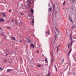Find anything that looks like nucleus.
<instances>
[{
  "label": "nucleus",
  "mask_w": 76,
  "mask_h": 76,
  "mask_svg": "<svg viewBox=\"0 0 76 76\" xmlns=\"http://www.w3.org/2000/svg\"><path fill=\"white\" fill-rule=\"evenodd\" d=\"M69 66V64H66L64 65V66L65 69H67L68 66Z\"/></svg>",
  "instance_id": "obj_1"
},
{
  "label": "nucleus",
  "mask_w": 76,
  "mask_h": 76,
  "mask_svg": "<svg viewBox=\"0 0 76 76\" xmlns=\"http://www.w3.org/2000/svg\"><path fill=\"white\" fill-rule=\"evenodd\" d=\"M26 41L28 42V43H31V40L29 39H26Z\"/></svg>",
  "instance_id": "obj_2"
},
{
  "label": "nucleus",
  "mask_w": 76,
  "mask_h": 76,
  "mask_svg": "<svg viewBox=\"0 0 76 76\" xmlns=\"http://www.w3.org/2000/svg\"><path fill=\"white\" fill-rule=\"evenodd\" d=\"M11 40H13L14 41H16V39H15V38L14 37H10Z\"/></svg>",
  "instance_id": "obj_3"
},
{
  "label": "nucleus",
  "mask_w": 76,
  "mask_h": 76,
  "mask_svg": "<svg viewBox=\"0 0 76 76\" xmlns=\"http://www.w3.org/2000/svg\"><path fill=\"white\" fill-rule=\"evenodd\" d=\"M71 51H72V48H71L70 49V50L69 51L68 53V56H69L70 54V53H71Z\"/></svg>",
  "instance_id": "obj_4"
},
{
  "label": "nucleus",
  "mask_w": 76,
  "mask_h": 76,
  "mask_svg": "<svg viewBox=\"0 0 76 76\" xmlns=\"http://www.w3.org/2000/svg\"><path fill=\"white\" fill-rule=\"evenodd\" d=\"M72 33H71L70 34V36H69V38L71 39V40L72 41Z\"/></svg>",
  "instance_id": "obj_5"
},
{
  "label": "nucleus",
  "mask_w": 76,
  "mask_h": 76,
  "mask_svg": "<svg viewBox=\"0 0 76 76\" xmlns=\"http://www.w3.org/2000/svg\"><path fill=\"white\" fill-rule=\"evenodd\" d=\"M55 40H56L57 39V34H56V33L55 32Z\"/></svg>",
  "instance_id": "obj_6"
},
{
  "label": "nucleus",
  "mask_w": 76,
  "mask_h": 76,
  "mask_svg": "<svg viewBox=\"0 0 76 76\" xmlns=\"http://www.w3.org/2000/svg\"><path fill=\"white\" fill-rule=\"evenodd\" d=\"M30 12L32 14L34 13V11H33V9L32 8L31 9Z\"/></svg>",
  "instance_id": "obj_7"
},
{
  "label": "nucleus",
  "mask_w": 76,
  "mask_h": 76,
  "mask_svg": "<svg viewBox=\"0 0 76 76\" xmlns=\"http://www.w3.org/2000/svg\"><path fill=\"white\" fill-rule=\"evenodd\" d=\"M45 33L46 34H50V31L47 30L45 32Z\"/></svg>",
  "instance_id": "obj_8"
},
{
  "label": "nucleus",
  "mask_w": 76,
  "mask_h": 76,
  "mask_svg": "<svg viewBox=\"0 0 76 76\" xmlns=\"http://www.w3.org/2000/svg\"><path fill=\"white\" fill-rule=\"evenodd\" d=\"M12 70L11 69H8L7 70V72H10Z\"/></svg>",
  "instance_id": "obj_9"
},
{
  "label": "nucleus",
  "mask_w": 76,
  "mask_h": 76,
  "mask_svg": "<svg viewBox=\"0 0 76 76\" xmlns=\"http://www.w3.org/2000/svg\"><path fill=\"white\" fill-rule=\"evenodd\" d=\"M4 22V20L3 19H0V22Z\"/></svg>",
  "instance_id": "obj_10"
},
{
  "label": "nucleus",
  "mask_w": 76,
  "mask_h": 76,
  "mask_svg": "<svg viewBox=\"0 0 76 76\" xmlns=\"http://www.w3.org/2000/svg\"><path fill=\"white\" fill-rule=\"evenodd\" d=\"M32 25H34V19H32Z\"/></svg>",
  "instance_id": "obj_11"
},
{
  "label": "nucleus",
  "mask_w": 76,
  "mask_h": 76,
  "mask_svg": "<svg viewBox=\"0 0 76 76\" xmlns=\"http://www.w3.org/2000/svg\"><path fill=\"white\" fill-rule=\"evenodd\" d=\"M31 46L32 48H34V45L32 44H31L30 45Z\"/></svg>",
  "instance_id": "obj_12"
},
{
  "label": "nucleus",
  "mask_w": 76,
  "mask_h": 76,
  "mask_svg": "<svg viewBox=\"0 0 76 76\" xmlns=\"http://www.w3.org/2000/svg\"><path fill=\"white\" fill-rule=\"evenodd\" d=\"M63 5L64 7L65 5H66V1H64L63 3Z\"/></svg>",
  "instance_id": "obj_13"
},
{
  "label": "nucleus",
  "mask_w": 76,
  "mask_h": 76,
  "mask_svg": "<svg viewBox=\"0 0 76 76\" xmlns=\"http://www.w3.org/2000/svg\"><path fill=\"white\" fill-rule=\"evenodd\" d=\"M28 6H31V3H30V2H28Z\"/></svg>",
  "instance_id": "obj_14"
},
{
  "label": "nucleus",
  "mask_w": 76,
  "mask_h": 76,
  "mask_svg": "<svg viewBox=\"0 0 76 76\" xmlns=\"http://www.w3.org/2000/svg\"><path fill=\"white\" fill-rule=\"evenodd\" d=\"M52 10L51 7H50V8H49V10H48V12H50Z\"/></svg>",
  "instance_id": "obj_15"
},
{
  "label": "nucleus",
  "mask_w": 76,
  "mask_h": 76,
  "mask_svg": "<svg viewBox=\"0 0 76 76\" xmlns=\"http://www.w3.org/2000/svg\"><path fill=\"white\" fill-rule=\"evenodd\" d=\"M45 61H46L47 63H48V61H47V58H45Z\"/></svg>",
  "instance_id": "obj_16"
},
{
  "label": "nucleus",
  "mask_w": 76,
  "mask_h": 76,
  "mask_svg": "<svg viewBox=\"0 0 76 76\" xmlns=\"http://www.w3.org/2000/svg\"><path fill=\"white\" fill-rule=\"evenodd\" d=\"M71 1L72 3H74V2H75L76 0H71Z\"/></svg>",
  "instance_id": "obj_17"
},
{
  "label": "nucleus",
  "mask_w": 76,
  "mask_h": 76,
  "mask_svg": "<svg viewBox=\"0 0 76 76\" xmlns=\"http://www.w3.org/2000/svg\"><path fill=\"white\" fill-rule=\"evenodd\" d=\"M76 56H74V60H75V61H76Z\"/></svg>",
  "instance_id": "obj_18"
},
{
  "label": "nucleus",
  "mask_w": 76,
  "mask_h": 76,
  "mask_svg": "<svg viewBox=\"0 0 76 76\" xmlns=\"http://www.w3.org/2000/svg\"><path fill=\"white\" fill-rule=\"evenodd\" d=\"M2 16L3 17H6V15L4 13L2 14Z\"/></svg>",
  "instance_id": "obj_19"
},
{
  "label": "nucleus",
  "mask_w": 76,
  "mask_h": 76,
  "mask_svg": "<svg viewBox=\"0 0 76 76\" xmlns=\"http://www.w3.org/2000/svg\"><path fill=\"white\" fill-rule=\"evenodd\" d=\"M52 60L51 61V63H53V61H54V58H52Z\"/></svg>",
  "instance_id": "obj_20"
},
{
  "label": "nucleus",
  "mask_w": 76,
  "mask_h": 76,
  "mask_svg": "<svg viewBox=\"0 0 76 76\" xmlns=\"http://www.w3.org/2000/svg\"><path fill=\"white\" fill-rule=\"evenodd\" d=\"M57 52H58V51H59V48H58L57 47Z\"/></svg>",
  "instance_id": "obj_21"
},
{
  "label": "nucleus",
  "mask_w": 76,
  "mask_h": 76,
  "mask_svg": "<svg viewBox=\"0 0 76 76\" xmlns=\"http://www.w3.org/2000/svg\"><path fill=\"white\" fill-rule=\"evenodd\" d=\"M55 68V69H56V72H57V67H56V66H54Z\"/></svg>",
  "instance_id": "obj_22"
},
{
  "label": "nucleus",
  "mask_w": 76,
  "mask_h": 76,
  "mask_svg": "<svg viewBox=\"0 0 76 76\" xmlns=\"http://www.w3.org/2000/svg\"><path fill=\"white\" fill-rule=\"evenodd\" d=\"M4 63H6L7 62V59H6L4 60Z\"/></svg>",
  "instance_id": "obj_23"
},
{
  "label": "nucleus",
  "mask_w": 76,
  "mask_h": 76,
  "mask_svg": "<svg viewBox=\"0 0 76 76\" xmlns=\"http://www.w3.org/2000/svg\"><path fill=\"white\" fill-rule=\"evenodd\" d=\"M22 23H22V22H21L19 24V25H22Z\"/></svg>",
  "instance_id": "obj_24"
},
{
  "label": "nucleus",
  "mask_w": 76,
  "mask_h": 76,
  "mask_svg": "<svg viewBox=\"0 0 76 76\" xmlns=\"http://www.w3.org/2000/svg\"><path fill=\"white\" fill-rule=\"evenodd\" d=\"M36 53H39V50H37V51H36Z\"/></svg>",
  "instance_id": "obj_25"
},
{
  "label": "nucleus",
  "mask_w": 76,
  "mask_h": 76,
  "mask_svg": "<svg viewBox=\"0 0 76 76\" xmlns=\"http://www.w3.org/2000/svg\"><path fill=\"white\" fill-rule=\"evenodd\" d=\"M46 76H50V73H48Z\"/></svg>",
  "instance_id": "obj_26"
},
{
  "label": "nucleus",
  "mask_w": 76,
  "mask_h": 76,
  "mask_svg": "<svg viewBox=\"0 0 76 76\" xmlns=\"http://www.w3.org/2000/svg\"><path fill=\"white\" fill-rule=\"evenodd\" d=\"M15 22L16 25L18 24V23L17 22V20H15Z\"/></svg>",
  "instance_id": "obj_27"
},
{
  "label": "nucleus",
  "mask_w": 76,
  "mask_h": 76,
  "mask_svg": "<svg viewBox=\"0 0 76 76\" xmlns=\"http://www.w3.org/2000/svg\"><path fill=\"white\" fill-rule=\"evenodd\" d=\"M70 45V43L68 44V47H69Z\"/></svg>",
  "instance_id": "obj_28"
},
{
  "label": "nucleus",
  "mask_w": 76,
  "mask_h": 76,
  "mask_svg": "<svg viewBox=\"0 0 76 76\" xmlns=\"http://www.w3.org/2000/svg\"><path fill=\"white\" fill-rule=\"evenodd\" d=\"M61 61H62V63H63L64 62V59H62L61 60Z\"/></svg>",
  "instance_id": "obj_29"
},
{
  "label": "nucleus",
  "mask_w": 76,
  "mask_h": 76,
  "mask_svg": "<svg viewBox=\"0 0 76 76\" xmlns=\"http://www.w3.org/2000/svg\"><path fill=\"white\" fill-rule=\"evenodd\" d=\"M7 28H9V29H11V27H7Z\"/></svg>",
  "instance_id": "obj_30"
},
{
  "label": "nucleus",
  "mask_w": 76,
  "mask_h": 76,
  "mask_svg": "<svg viewBox=\"0 0 76 76\" xmlns=\"http://www.w3.org/2000/svg\"><path fill=\"white\" fill-rule=\"evenodd\" d=\"M75 26H73L72 27H71V28H75Z\"/></svg>",
  "instance_id": "obj_31"
},
{
  "label": "nucleus",
  "mask_w": 76,
  "mask_h": 76,
  "mask_svg": "<svg viewBox=\"0 0 76 76\" xmlns=\"http://www.w3.org/2000/svg\"><path fill=\"white\" fill-rule=\"evenodd\" d=\"M0 70H3V69L1 68V67H0Z\"/></svg>",
  "instance_id": "obj_32"
},
{
  "label": "nucleus",
  "mask_w": 76,
  "mask_h": 76,
  "mask_svg": "<svg viewBox=\"0 0 76 76\" xmlns=\"http://www.w3.org/2000/svg\"><path fill=\"white\" fill-rule=\"evenodd\" d=\"M55 7V4H53V9H54Z\"/></svg>",
  "instance_id": "obj_33"
},
{
  "label": "nucleus",
  "mask_w": 76,
  "mask_h": 76,
  "mask_svg": "<svg viewBox=\"0 0 76 76\" xmlns=\"http://www.w3.org/2000/svg\"><path fill=\"white\" fill-rule=\"evenodd\" d=\"M38 67H41V65H39L38 66Z\"/></svg>",
  "instance_id": "obj_34"
},
{
  "label": "nucleus",
  "mask_w": 76,
  "mask_h": 76,
  "mask_svg": "<svg viewBox=\"0 0 76 76\" xmlns=\"http://www.w3.org/2000/svg\"><path fill=\"white\" fill-rule=\"evenodd\" d=\"M57 31L58 32V33H59V32H58V29H56Z\"/></svg>",
  "instance_id": "obj_35"
},
{
  "label": "nucleus",
  "mask_w": 76,
  "mask_h": 76,
  "mask_svg": "<svg viewBox=\"0 0 76 76\" xmlns=\"http://www.w3.org/2000/svg\"><path fill=\"white\" fill-rule=\"evenodd\" d=\"M20 15H23V14L22 13H21Z\"/></svg>",
  "instance_id": "obj_36"
},
{
  "label": "nucleus",
  "mask_w": 76,
  "mask_h": 76,
  "mask_svg": "<svg viewBox=\"0 0 76 76\" xmlns=\"http://www.w3.org/2000/svg\"><path fill=\"white\" fill-rule=\"evenodd\" d=\"M13 20H14V19H12V21H11V22H13Z\"/></svg>",
  "instance_id": "obj_37"
},
{
  "label": "nucleus",
  "mask_w": 76,
  "mask_h": 76,
  "mask_svg": "<svg viewBox=\"0 0 76 76\" xmlns=\"http://www.w3.org/2000/svg\"><path fill=\"white\" fill-rule=\"evenodd\" d=\"M60 45H59L58 47H57V48H59L60 47Z\"/></svg>",
  "instance_id": "obj_38"
},
{
  "label": "nucleus",
  "mask_w": 76,
  "mask_h": 76,
  "mask_svg": "<svg viewBox=\"0 0 76 76\" xmlns=\"http://www.w3.org/2000/svg\"><path fill=\"white\" fill-rule=\"evenodd\" d=\"M72 42H73V41L72 42L71 44V46H72Z\"/></svg>",
  "instance_id": "obj_39"
},
{
  "label": "nucleus",
  "mask_w": 76,
  "mask_h": 76,
  "mask_svg": "<svg viewBox=\"0 0 76 76\" xmlns=\"http://www.w3.org/2000/svg\"><path fill=\"white\" fill-rule=\"evenodd\" d=\"M9 12H11V10H10L9 11Z\"/></svg>",
  "instance_id": "obj_40"
},
{
  "label": "nucleus",
  "mask_w": 76,
  "mask_h": 76,
  "mask_svg": "<svg viewBox=\"0 0 76 76\" xmlns=\"http://www.w3.org/2000/svg\"><path fill=\"white\" fill-rule=\"evenodd\" d=\"M22 42V40H20V42Z\"/></svg>",
  "instance_id": "obj_41"
},
{
  "label": "nucleus",
  "mask_w": 76,
  "mask_h": 76,
  "mask_svg": "<svg viewBox=\"0 0 76 76\" xmlns=\"http://www.w3.org/2000/svg\"><path fill=\"white\" fill-rule=\"evenodd\" d=\"M28 1H31V0H28Z\"/></svg>",
  "instance_id": "obj_42"
},
{
  "label": "nucleus",
  "mask_w": 76,
  "mask_h": 76,
  "mask_svg": "<svg viewBox=\"0 0 76 76\" xmlns=\"http://www.w3.org/2000/svg\"><path fill=\"white\" fill-rule=\"evenodd\" d=\"M66 34H67V31H66Z\"/></svg>",
  "instance_id": "obj_43"
},
{
  "label": "nucleus",
  "mask_w": 76,
  "mask_h": 76,
  "mask_svg": "<svg viewBox=\"0 0 76 76\" xmlns=\"http://www.w3.org/2000/svg\"><path fill=\"white\" fill-rule=\"evenodd\" d=\"M7 22H10V21H8Z\"/></svg>",
  "instance_id": "obj_44"
},
{
  "label": "nucleus",
  "mask_w": 76,
  "mask_h": 76,
  "mask_svg": "<svg viewBox=\"0 0 76 76\" xmlns=\"http://www.w3.org/2000/svg\"><path fill=\"white\" fill-rule=\"evenodd\" d=\"M28 17H29V18L30 17H31V16L29 15H28Z\"/></svg>",
  "instance_id": "obj_45"
},
{
  "label": "nucleus",
  "mask_w": 76,
  "mask_h": 76,
  "mask_svg": "<svg viewBox=\"0 0 76 76\" xmlns=\"http://www.w3.org/2000/svg\"><path fill=\"white\" fill-rule=\"evenodd\" d=\"M36 76H39V75H37Z\"/></svg>",
  "instance_id": "obj_46"
},
{
  "label": "nucleus",
  "mask_w": 76,
  "mask_h": 76,
  "mask_svg": "<svg viewBox=\"0 0 76 76\" xmlns=\"http://www.w3.org/2000/svg\"><path fill=\"white\" fill-rule=\"evenodd\" d=\"M1 28H0V30H1Z\"/></svg>",
  "instance_id": "obj_47"
},
{
  "label": "nucleus",
  "mask_w": 76,
  "mask_h": 76,
  "mask_svg": "<svg viewBox=\"0 0 76 76\" xmlns=\"http://www.w3.org/2000/svg\"><path fill=\"white\" fill-rule=\"evenodd\" d=\"M71 22H72V20H71Z\"/></svg>",
  "instance_id": "obj_48"
},
{
  "label": "nucleus",
  "mask_w": 76,
  "mask_h": 76,
  "mask_svg": "<svg viewBox=\"0 0 76 76\" xmlns=\"http://www.w3.org/2000/svg\"><path fill=\"white\" fill-rule=\"evenodd\" d=\"M68 48H69V47H68Z\"/></svg>",
  "instance_id": "obj_49"
},
{
  "label": "nucleus",
  "mask_w": 76,
  "mask_h": 76,
  "mask_svg": "<svg viewBox=\"0 0 76 76\" xmlns=\"http://www.w3.org/2000/svg\"><path fill=\"white\" fill-rule=\"evenodd\" d=\"M7 55V54H6V55Z\"/></svg>",
  "instance_id": "obj_50"
},
{
  "label": "nucleus",
  "mask_w": 76,
  "mask_h": 76,
  "mask_svg": "<svg viewBox=\"0 0 76 76\" xmlns=\"http://www.w3.org/2000/svg\"><path fill=\"white\" fill-rule=\"evenodd\" d=\"M75 57H76V55L75 56Z\"/></svg>",
  "instance_id": "obj_51"
},
{
  "label": "nucleus",
  "mask_w": 76,
  "mask_h": 76,
  "mask_svg": "<svg viewBox=\"0 0 76 76\" xmlns=\"http://www.w3.org/2000/svg\"><path fill=\"white\" fill-rule=\"evenodd\" d=\"M53 53V52H52V53Z\"/></svg>",
  "instance_id": "obj_52"
},
{
  "label": "nucleus",
  "mask_w": 76,
  "mask_h": 76,
  "mask_svg": "<svg viewBox=\"0 0 76 76\" xmlns=\"http://www.w3.org/2000/svg\"><path fill=\"white\" fill-rule=\"evenodd\" d=\"M0 16H1V15H0Z\"/></svg>",
  "instance_id": "obj_53"
}]
</instances>
